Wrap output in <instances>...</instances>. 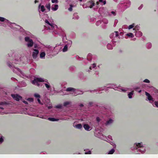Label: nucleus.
<instances>
[{
	"label": "nucleus",
	"instance_id": "f257e3e1",
	"mask_svg": "<svg viewBox=\"0 0 158 158\" xmlns=\"http://www.w3.org/2000/svg\"><path fill=\"white\" fill-rule=\"evenodd\" d=\"M131 4L130 0H123L120 1L117 7L119 9L125 10L129 7Z\"/></svg>",
	"mask_w": 158,
	"mask_h": 158
},
{
	"label": "nucleus",
	"instance_id": "f03ea898",
	"mask_svg": "<svg viewBox=\"0 0 158 158\" xmlns=\"http://www.w3.org/2000/svg\"><path fill=\"white\" fill-rule=\"evenodd\" d=\"M77 6V3L75 2H70L66 6L65 8L68 10H72Z\"/></svg>",
	"mask_w": 158,
	"mask_h": 158
},
{
	"label": "nucleus",
	"instance_id": "7ed1b4c3",
	"mask_svg": "<svg viewBox=\"0 0 158 158\" xmlns=\"http://www.w3.org/2000/svg\"><path fill=\"white\" fill-rule=\"evenodd\" d=\"M95 5L94 2L93 1H89L88 2L85 4L83 5L84 8H91Z\"/></svg>",
	"mask_w": 158,
	"mask_h": 158
},
{
	"label": "nucleus",
	"instance_id": "20e7f679",
	"mask_svg": "<svg viewBox=\"0 0 158 158\" xmlns=\"http://www.w3.org/2000/svg\"><path fill=\"white\" fill-rule=\"evenodd\" d=\"M99 2L101 3L102 5H105L106 3V0H99L98 1L96 2V4L97 5L98 4Z\"/></svg>",
	"mask_w": 158,
	"mask_h": 158
},
{
	"label": "nucleus",
	"instance_id": "39448f33",
	"mask_svg": "<svg viewBox=\"0 0 158 158\" xmlns=\"http://www.w3.org/2000/svg\"><path fill=\"white\" fill-rule=\"evenodd\" d=\"M52 10H57L58 9V6L57 5L53 4L52 6Z\"/></svg>",
	"mask_w": 158,
	"mask_h": 158
},
{
	"label": "nucleus",
	"instance_id": "423d86ee",
	"mask_svg": "<svg viewBox=\"0 0 158 158\" xmlns=\"http://www.w3.org/2000/svg\"><path fill=\"white\" fill-rule=\"evenodd\" d=\"M46 6L47 9L48 10L50 9V5L49 3L47 4Z\"/></svg>",
	"mask_w": 158,
	"mask_h": 158
},
{
	"label": "nucleus",
	"instance_id": "0eeeda50",
	"mask_svg": "<svg viewBox=\"0 0 158 158\" xmlns=\"http://www.w3.org/2000/svg\"><path fill=\"white\" fill-rule=\"evenodd\" d=\"M143 4H141L140 6L138 7V9L139 10H140L143 7Z\"/></svg>",
	"mask_w": 158,
	"mask_h": 158
},
{
	"label": "nucleus",
	"instance_id": "6e6552de",
	"mask_svg": "<svg viewBox=\"0 0 158 158\" xmlns=\"http://www.w3.org/2000/svg\"><path fill=\"white\" fill-rule=\"evenodd\" d=\"M52 2H58V0H51Z\"/></svg>",
	"mask_w": 158,
	"mask_h": 158
},
{
	"label": "nucleus",
	"instance_id": "1a4fd4ad",
	"mask_svg": "<svg viewBox=\"0 0 158 158\" xmlns=\"http://www.w3.org/2000/svg\"><path fill=\"white\" fill-rule=\"evenodd\" d=\"M41 10H45L44 9V6L43 5L41 6Z\"/></svg>",
	"mask_w": 158,
	"mask_h": 158
},
{
	"label": "nucleus",
	"instance_id": "9d476101",
	"mask_svg": "<svg viewBox=\"0 0 158 158\" xmlns=\"http://www.w3.org/2000/svg\"><path fill=\"white\" fill-rule=\"evenodd\" d=\"M38 2V1L37 0H35V1L34 2L35 3H36L37 2Z\"/></svg>",
	"mask_w": 158,
	"mask_h": 158
},
{
	"label": "nucleus",
	"instance_id": "9b49d317",
	"mask_svg": "<svg viewBox=\"0 0 158 158\" xmlns=\"http://www.w3.org/2000/svg\"><path fill=\"white\" fill-rule=\"evenodd\" d=\"M86 0H79V1L80 2H83Z\"/></svg>",
	"mask_w": 158,
	"mask_h": 158
},
{
	"label": "nucleus",
	"instance_id": "f8f14e48",
	"mask_svg": "<svg viewBox=\"0 0 158 158\" xmlns=\"http://www.w3.org/2000/svg\"><path fill=\"white\" fill-rule=\"evenodd\" d=\"M114 2H117L118 1V0H113Z\"/></svg>",
	"mask_w": 158,
	"mask_h": 158
}]
</instances>
